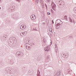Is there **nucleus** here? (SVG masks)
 <instances>
[{
	"label": "nucleus",
	"mask_w": 76,
	"mask_h": 76,
	"mask_svg": "<svg viewBox=\"0 0 76 76\" xmlns=\"http://www.w3.org/2000/svg\"><path fill=\"white\" fill-rule=\"evenodd\" d=\"M64 19H65V16H64Z\"/></svg>",
	"instance_id": "37998d69"
},
{
	"label": "nucleus",
	"mask_w": 76,
	"mask_h": 76,
	"mask_svg": "<svg viewBox=\"0 0 76 76\" xmlns=\"http://www.w3.org/2000/svg\"><path fill=\"white\" fill-rule=\"evenodd\" d=\"M47 14L48 15H50V12H48Z\"/></svg>",
	"instance_id": "cd10ccee"
},
{
	"label": "nucleus",
	"mask_w": 76,
	"mask_h": 76,
	"mask_svg": "<svg viewBox=\"0 0 76 76\" xmlns=\"http://www.w3.org/2000/svg\"><path fill=\"white\" fill-rule=\"evenodd\" d=\"M42 7H44V4H42Z\"/></svg>",
	"instance_id": "7c9ffc66"
},
{
	"label": "nucleus",
	"mask_w": 76,
	"mask_h": 76,
	"mask_svg": "<svg viewBox=\"0 0 76 76\" xmlns=\"http://www.w3.org/2000/svg\"><path fill=\"white\" fill-rule=\"evenodd\" d=\"M25 46H26V49L27 50H30L31 45L28 43H26L25 44Z\"/></svg>",
	"instance_id": "f03ea898"
},
{
	"label": "nucleus",
	"mask_w": 76,
	"mask_h": 76,
	"mask_svg": "<svg viewBox=\"0 0 76 76\" xmlns=\"http://www.w3.org/2000/svg\"><path fill=\"white\" fill-rule=\"evenodd\" d=\"M55 50L56 53H57V51L58 50V49H57V48H55Z\"/></svg>",
	"instance_id": "a878e982"
},
{
	"label": "nucleus",
	"mask_w": 76,
	"mask_h": 76,
	"mask_svg": "<svg viewBox=\"0 0 76 76\" xmlns=\"http://www.w3.org/2000/svg\"><path fill=\"white\" fill-rule=\"evenodd\" d=\"M52 9H53V10H56V4H53V6L52 7Z\"/></svg>",
	"instance_id": "0eeeda50"
},
{
	"label": "nucleus",
	"mask_w": 76,
	"mask_h": 76,
	"mask_svg": "<svg viewBox=\"0 0 76 76\" xmlns=\"http://www.w3.org/2000/svg\"><path fill=\"white\" fill-rule=\"evenodd\" d=\"M38 72H39V70H38Z\"/></svg>",
	"instance_id": "8fccbe9b"
},
{
	"label": "nucleus",
	"mask_w": 76,
	"mask_h": 76,
	"mask_svg": "<svg viewBox=\"0 0 76 76\" xmlns=\"http://www.w3.org/2000/svg\"><path fill=\"white\" fill-rule=\"evenodd\" d=\"M15 7H11V10H15Z\"/></svg>",
	"instance_id": "4468645a"
},
{
	"label": "nucleus",
	"mask_w": 76,
	"mask_h": 76,
	"mask_svg": "<svg viewBox=\"0 0 76 76\" xmlns=\"http://www.w3.org/2000/svg\"><path fill=\"white\" fill-rule=\"evenodd\" d=\"M44 23V25H45V23Z\"/></svg>",
	"instance_id": "a18cd8bd"
},
{
	"label": "nucleus",
	"mask_w": 76,
	"mask_h": 76,
	"mask_svg": "<svg viewBox=\"0 0 76 76\" xmlns=\"http://www.w3.org/2000/svg\"><path fill=\"white\" fill-rule=\"evenodd\" d=\"M46 21L47 23V25H48V24L49 23V21H48V19H46Z\"/></svg>",
	"instance_id": "2eb2a0df"
},
{
	"label": "nucleus",
	"mask_w": 76,
	"mask_h": 76,
	"mask_svg": "<svg viewBox=\"0 0 76 76\" xmlns=\"http://www.w3.org/2000/svg\"><path fill=\"white\" fill-rule=\"evenodd\" d=\"M56 23L57 24V25H61L62 23H63V22L61 21L60 19H58L56 20Z\"/></svg>",
	"instance_id": "f257e3e1"
},
{
	"label": "nucleus",
	"mask_w": 76,
	"mask_h": 76,
	"mask_svg": "<svg viewBox=\"0 0 76 76\" xmlns=\"http://www.w3.org/2000/svg\"><path fill=\"white\" fill-rule=\"evenodd\" d=\"M43 46H44V45H43Z\"/></svg>",
	"instance_id": "09e8293b"
},
{
	"label": "nucleus",
	"mask_w": 76,
	"mask_h": 76,
	"mask_svg": "<svg viewBox=\"0 0 76 76\" xmlns=\"http://www.w3.org/2000/svg\"><path fill=\"white\" fill-rule=\"evenodd\" d=\"M37 73L39 74V73H40V72L39 71L38 72H37Z\"/></svg>",
	"instance_id": "4c0bfd02"
},
{
	"label": "nucleus",
	"mask_w": 76,
	"mask_h": 76,
	"mask_svg": "<svg viewBox=\"0 0 76 76\" xmlns=\"http://www.w3.org/2000/svg\"><path fill=\"white\" fill-rule=\"evenodd\" d=\"M65 19L67 20V15H65Z\"/></svg>",
	"instance_id": "393cba45"
},
{
	"label": "nucleus",
	"mask_w": 76,
	"mask_h": 76,
	"mask_svg": "<svg viewBox=\"0 0 76 76\" xmlns=\"http://www.w3.org/2000/svg\"><path fill=\"white\" fill-rule=\"evenodd\" d=\"M62 57H64V58H67V57H68V55L67 54H63V55L62 56Z\"/></svg>",
	"instance_id": "1a4fd4ad"
},
{
	"label": "nucleus",
	"mask_w": 76,
	"mask_h": 76,
	"mask_svg": "<svg viewBox=\"0 0 76 76\" xmlns=\"http://www.w3.org/2000/svg\"><path fill=\"white\" fill-rule=\"evenodd\" d=\"M47 5V4H45V5L46 6Z\"/></svg>",
	"instance_id": "a19ab883"
},
{
	"label": "nucleus",
	"mask_w": 76,
	"mask_h": 76,
	"mask_svg": "<svg viewBox=\"0 0 76 76\" xmlns=\"http://www.w3.org/2000/svg\"><path fill=\"white\" fill-rule=\"evenodd\" d=\"M55 47L56 48H57V45L56 44L55 45Z\"/></svg>",
	"instance_id": "c756f323"
},
{
	"label": "nucleus",
	"mask_w": 76,
	"mask_h": 76,
	"mask_svg": "<svg viewBox=\"0 0 76 76\" xmlns=\"http://www.w3.org/2000/svg\"><path fill=\"white\" fill-rule=\"evenodd\" d=\"M7 39V36L6 35H4L3 37V38L1 39V40L2 41H6Z\"/></svg>",
	"instance_id": "7ed1b4c3"
},
{
	"label": "nucleus",
	"mask_w": 76,
	"mask_h": 76,
	"mask_svg": "<svg viewBox=\"0 0 76 76\" xmlns=\"http://www.w3.org/2000/svg\"><path fill=\"white\" fill-rule=\"evenodd\" d=\"M13 18L14 19H19V16L18 15H16L15 14H14Z\"/></svg>",
	"instance_id": "20e7f679"
},
{
	"label": "nucleus",
	"mask_w": 76,
	"mask_h": 76,
	"mask_svg": "<svg viewBox=\"0 0 76 76\" xmlns=\"http://www.w3.org/2000/svg\"><path fill=\"white\" fill-rule=\"evenodd\" d=\"M60 25L56 24V29H58L60 28Z\"/></svg>",
	"instance_id": "ddd939ff"
},
{
	"label": "nucleus",
	"mask_w": 76,
	"mask_h": 76,
	"mask_svg": "<svg viewBox=\"0 0 76 76\" xmlns=\"http://www.w3.org/2000/svg\"><path fill=\"white\" fill-rule=\"evenodd\" d=\"M20 35L22 36V37H23V35L24 36V34H23V32H22L21 34H20Z\"/></svg>",
	"instance_id": "5701e85b"
},
{
	"label": "nucleus",
	"mask_w": 76,
	"mask_h": 76,
	"mask_svg": "<svg viewBox=\"0 0 76 76\" xmlns=\"http://www.w3.org/2000/svg\"><path fill=\"white\" fill-rule=\"evenodd\" d=\"M64 3H61L59 4L58 5V7H64Z\"/></svg>",
	"instance_id": "6e6552de"
},
{
	"label": "nucleus",
	"mask_w": 76,
	"mask_h": 76,
	"mask_svg": "<svg viewBox=\"0 0 76 76\" xmlns=\"http://www.w3.org/2000/svg\"><path fill=\"white\" fill-rule=\"evenodd\" d=\"M45 51H48L50 50V48H46L45 49Z\"/></svg>",
	"instance_id": "f8f14e48"
},
{
	"label": "nucleus",
	"mask_w": 76,
	"mask_h": 76,
	"mask_svg": "<svg viewBox=\"0 0 76 76\" xmlns=\"http://www.w3.org/2000/svg\"><path fill=\"white\" fill-rule=\"evenodd\" d=\"M17 1H18L19 2H20V0H16Z\"/></svg>",
	"instance_id": "f704fd0d"
},
{
	"label": "nucleus",
	"mask_w": 76,
	"mask_h": 76,
	"mask_svg": "<svg viewBox=\"0 0 76 76\" xmlns=\"http://www.w3.org/2000/svg\"><path fill=\"white\" fill-rule=\"evenodd\" d=\"M43 41L44 43H45V42H46V39H45V38H44L43 39Z\"/></svg>",
	"instance_id": "a211bd4d"
},
{
	"label": "nucleus",
	"mask_w": 76,
	"mask_h": 76,
	"mask_svg": "<svg viewBox=\"0 0 76 76\" xmlns=\"http://www.w3.org/2000/svg\"><path fill=\"white\" fill-rule=\"evenodd\" d=\"M23 53L20 52V56H23Z\"/></svg>",
	"instance_id": "dca6fc26"
},
{
	"label": "nucleus",
	"mask_w": 76,
	"mask_h": 76,
	"mask_svg": "<svg viewBox=\"0 0 76 76\" xmlns=\"http://www.w3.org/2000/svg\"><path fill=\"white\" fill-rule=\"evenodd\" d=\"M44 23V25H45V23Z\"/></svg>",
	"instance_id": "c03bdc74"
},
{
	"label": "nucleus",
	"mask_w": 76,
	"mask_h": 76,
	"mask_svg": "<svg viewBox=\"0 0 76 76\" xmlns=\"http://www.w3.org/2000/svg\"><path fill=\"white\" fill-rule=\"evenodd\" d=\"M40 1H41H41H42L40 0Z\"/></svg>",
	"instance_id": "49530a36"
},
{
	"label": "nucleus",
	"mask_w": 76,
	"mask_h": 76,
	"mask_svg": "<svg viewBox=\"0 0 76 76\" xmlns=\"http://www.w3.org/2000/svg\"><path fill=\"white\" fill-rule=\"evenodd\" d=\"M74 11L76 13V7H75L74 8Z\"/></svg>",
	"instance_id": "412c9836"
},
{
	"label": "nucleus",
	"mask_w": 76,
	"mask_h": 76,
	"mask_svg": "<svg viewBox=\"0 0 76 76\" xmlns=\"http://www.w3.org/2000/svg\"><path fill=\"white\" fill-rule=\"evenodd\" d=\"M0 2H1V0H0Z\"/></svg>",
	"instance_id": "79ce46f5"
},
{
	"label": "nucleus",
	"mask_w": 76,
	"mask_h": 76,
	"mask_svg": "<svg viewBox=\"0 0 76 76\" xmlns=\"http://www.w3.org/2000/svg\"><path fill=\"white\" fill-rule=\"evenodd\" d=\"M26 25H22L20 26V28L21 29H24L25 28H26Z\"/></svg>",
	"instance_id": "423d86ee"
},
{
	"label": "nucleus",
	"mask_w": 76,
	"mask_h": 76,
	"mask_svg": "<svg viewBox=\"0 0 76 76\" xmlns=\"http://www.w3.org/2000/svg\"><path fill=\"white\" fill-rule=\"evenodd\" d=\"M15 38L11 37L10 38V39H10L11 42H13L15 41Z\"/></svg>",
	"instance_id": "39448f33"
},
{
	"label": "nucleus",
	"mask_w": 76,
	"mask_h": 76,
	"mask_svg": "<svg viewBox=\"0 0 76 76\" xmlns=\"http://www.w3.org/2000/svg\"><path fill=\"white\" fill-rule=\"evenodd\" d=\"M67 73H69V72H70V71L69 70H67Z\"/></svg>",
	"instance_id": "2f4dec72"
},
{
	"label": "nucleus",
	"mask_w": 76,
	"mask_h": 76,
	"mask_svg": "<svg viewBox=\"0 0 76 76\" xmlns=\"http://www.w3.org/2000/svg\"><path fill=\"white\" fill-rule=\"evenodd\" d=\"M69 18V22H72V19H71V18H70V17Z\"/></svg>",
	"instance_id": "4be33fe9"
},
{
	"label": "nucleus",
	"mask_w": 76,
	"mask_h": 76,
	"mask_svg": "<svg viewBox=\"0 0 76 76\" xmlns=\"http://www.w3.org/2000/svg\"><path fill=\"white\" fill-rule=\"evenodd\" d=\"M34 15L33 14L31 16V18L32 20L33 19H34Z\"/></svg>",
	"instance_id": "f3484780"
},
{
	"label": "nucleus",
	"mask_w": 76,
	"mask_h": 76,
	"mask_svg": "<svg viewBox=\"0 0 76 76\" xmlns=\"http://www.w3.org/2000/svg\"><path fill=\"white\" fill-rule=\"evenodd\" d=\"M23 34H24V36L26 35L27 34V31H25L23 32Z\"/></svg>",
	"instance_id": "6ab92c4d"
},
{
	"label": "nucleus",
	"mask_w": 76,
	"mask_h": 76,
	"mask_svg": "<svg viewBox=\"0 0 76 76\" xmlns=\"http://www.w3.org/2000/svg\"><path fill=\"white\" fill-rule=\"evenodd\" d=\"M59 3H63V2L61 0L59 1Z\"/></svg>",
	"instance_id": "bb28decb"
},
{
	"label": "nucleus",
	"mask_w": 76,
	"mask_h": 76,
	"mask_svg": "<svg viewBox=\"0 0 76 76\" xmlns=\"http://www.w3.org/2000/svg\"><path fill=\"white\" fill-rule=\"evenodd\" d=\"M36 19V16H35V15H34L33 18L32 19V20H35V19Z\"/></svg>",
	"instance_id": "aec40b11"
},
{
	"label": "nucleus",
	"mask_w": 76,
	"mask_h": 76,
	"mask_svg": "<svg viewBox=\"0 0 76 76\" xmlns=\"http://www.w3.org/2000/svg\"><path fill=\"white\" fill-rule=\"evenodd\" d=\"M60 73H61V71H59L57 72L56 74V75H57V76H60Z\"/></svg>",
	"instance_id": "9d476101"
},
{
	"label": "nucleus",
	"mask_w": 76,
	"mask_h": 76,
	"mask_svg": "<svg viewBox=\"0 0 76 76\" xmlns=\"http://www.w3.org/2000/svg\"><path fill=\"white\" fill-rule=\"evenodd\" d=\"M31 45H35V44H34V43H31Z\"/></svg>",
	"instance_id": "e433bc0d"
},
{
	"label": "nucleus",
	"mask_w": 76,
	"mask_h": 76,
	"mask_svg": "<svg viewBox=\"0 0 76 76\" xmlns=\"http://www.w3.org/2000/svg\"><path fill=\"white\" fill-rule=\"evenodd\" d=\"M20 52H17L16 53V55L19 57L20 56Z\"/></svg>",
	"instance_id": "9b49d317"
},
{
	"label": "nucleus",
	"mask_w": 76,
	"mask_h": 76,
	"mask_svg": "<svg viewBox=\"0 0 76 76\" xmlns=\"http://www.w3.org/2000/svg\"><path fill=\"white\" fill-rule=\"evenodd\" d=\"M36 3H37V4H38V3H39V0H36Z\"/></svg>",
	"instance_id": "b1692460"
},
{
	"label": "nucleus",
	"mask_w": 76,
	"mask_h": 76,
	"mask_svg": "<svg viewBox=\"0 0 76 76\" xmlns=\"http://www.w3.org/2000/svg\"><path fill=\"white\" fill-rule=\"evenodd\" d=\"M33 30H37V29H36V28H33Z\"/></svg>",
	"instance_id": "72a5a7b5"
},
{
	"label": "nucleus",
	"mask_w": 76,
	"mask_h": 76,
	"mask_svg": "<svg viewBox=\"0 0 76 76\" xmlns=\"http://www.w3.org/2000/svg\"><path fill=\"white\" fill-rule=\"evenodd\" d=\"M52 23H54V21H53V20H52Z\"/></svg>",
	"instance_id": "58836bf2"
},
{
	"label": "nucleus",
	"mask_w": 76,
	"mask_h": 76,
	"mask_svg": "<svg viewBox=\"0 0 76 76\" xmlns=\"http://www.w3.org/2000/svg\"><path fill=\"white\" fill-rule=\"evenodd\" d=\"M50 43H51V44H50V45H51L52 44V42H50Z\"/></svg>",
	"instance_id": "ea45409f"
},
{
	"label": "nucleus",
	"mask_w": 76,
	"mask_h": 76,
	"mask_svg": "<svg viewBox=\"0 0 76 76\" xmlns=\"http://www.w3.org/2000/svg\"><path fill=\"white\" fill-rule=\"evenodd\" d=\"M46 1L48 2H50V0H46Z\"/></svg>",
	"instance_id": "473e14b6"
},
{
	"label": "nucleus",
	"mask_w": 76,
	"mask_h": 76,
	"mask_svg": "<svg viewBox=\"0 0 76 76\" xmlns=\"http://www.w3.org/2000/svg\"><path fill=\"white\" fill-rule=\"evenodd\" d=\"M45 6L46 7V9H47V5H45Z\"/></svg>",
	"instance_id": "c9c22d12"
},
{
	"label": "nucleus",
	"mask_w": 76,
	"mask_h": 76,
	"mask_svg": "<svg viewBox=\"0 0 76 76\" xmlns=\"http://www.w3.org/2000/svg\"><path fill=\"white\" fill-rule=\"evenodd\" d=\"M0 9H1V7H0Z\"/></svg>",
	"instance_id": "de8ad7c7"
},
{
	"label": "nucleus",
	"mask_w": 76,
	"mask_h": 76,
	"mask_svg": "<svg viewBox=\"0 0 76 76\" xmlns=\"http://www.w3.org/2000/svg\"><path fill=\"white\" fill-rule=\"evenodd\" d=\"M49 31L50 32H52V29L50 28V29H49Z\"/></svg>",
	"instance_id": "c85d7f7f"
}]
</instances>
